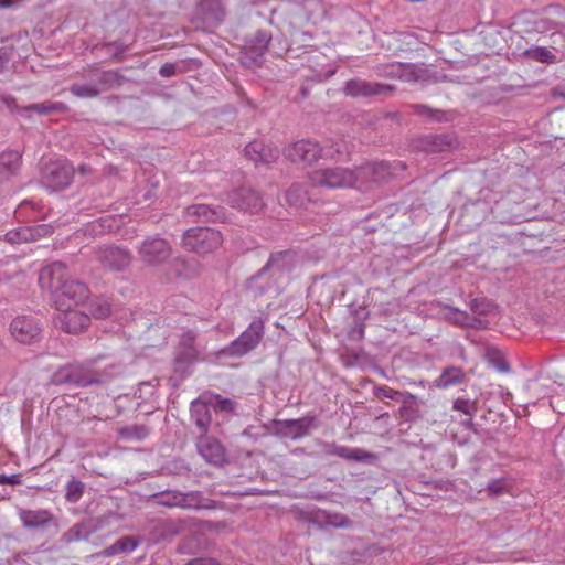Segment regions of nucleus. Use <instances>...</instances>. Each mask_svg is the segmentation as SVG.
<instances>
[{
  "label": "nucleus",
  "mask_w": 565,
  "mask_h": 565,
  "mask_svg": "<svg viewBox=\"0 0 565 565\" xmlns=\"http://www.w3.org/2000/svg\"><path fill=\"white\" fill-rule=\"evenodd\" d=\"M376 169L377 166L375 164H365L356 169L340 166L327 167L309 173V181L315 188L328 190L349 189L371 180L375 181Z\"/></svg>",
  "instance_id": "nucleus-1"
},
{
  "label": "nucleus",
  "mask_w": 565,
  "mask_h": 565,
  "mask_svg": "<svg viewBox=\"0 0 565 565\" xmlns=\"http://www.w3.org/2000/svg\"><path fill=\"white\" fill-rule=\"evenodd\" d=\"M340 149L331 146H320L311 140H300L290 145L285 150L286 157L292 162L309 166L318 159H333Z\"/></svg>",
  "instance_id": "nucleus-2"
},
{
  "label": "nucleus",
  "mask_w": 565,
  "mask_h": 565,
  "mask_svg": "<svg viewBox=\"0 0 565 565\" xmlns=\"http://www.w3.org/2000/svg\"><path fill=\"white\" fill-rule=\"evenodd\" d=\"M222 242L221 232L210 227L188 230L183 237V245L199 254L210 253L218 248Z\"/></svg>",
  "instance_id": "nucleus-3"
},
{
  "label": "nucleus",
  "mask_w": 565,
  "mask_h": 565,
  "mask_svg": "<svg viewBox=\"0 0 565 565\" xmlns=\"http://www.w3.org/2000/svg\"><path fill=\"white\" fill-rule=\"evenodd\" d=\"M57 313L54 317V324L66 333H78L89 324V317L72 305L58 302Z\"/></svg>",
  "instance_id": "nucleus-4"
},
{
  "label": "nucleus",
  "mask_w": 565,
  "mask_h": 565,
  "mask_svg": "<svg viewBox=\"0 0 565 565\" xmlns=\"http://www.w3.org/2000/svg\"><path fill=\"white\" fill-rule=\"evenodd\" d=\"M171 245L158 236L148 237L138 247L140 260L149 266H158L171 256Z\"/></svg>",
  "instance_id": "nucleus-5"
},
{
  "label": "nucleus",
  "mask_w": 565,
  "mask_h": 565,
  "mask_svg": "<svg viewBox=\"0 0 565 565\" xmlns=\"http://www.w3.org/2000/svg\"><path fill=\"white\" fill-rule=\"evenodd\" d=\"M11 337L19 343L33 344L41 339L42 327L31 316L15 317L9 327Z\"/></svg>",
  "instance_id": "nucleus-6"
},
{
  "label": "nucleus",
  "mask_w": 565,
  "mask_h": 565,
  "mask_svg": "<svg viewBox=\"0 0 565 565\" xmlns=\"http://www.w3.org/2000/svg\"><path fill=\"white\" fill-rule=\"evenodd\" d=\"M73 177V167L68 162L62 160L47 163L43 172V181L52 191H58L67 188L72 183Z\"/></svg>",
  "instance_id": "nucleus-7"
},
{
  "label": "nucleus",
  "mask_w": 565,
  "mask_h": 565,
  "mask_svg": "<svg viewBox=\"0 0 565 565\" xmlns=\"http://www.w3.org/2000/svg\"><path fill=\"white\" fill-rule=\"evenodd\" d=\"M263 330L264 326L262 321H253L247 330L220 353L235 356L246 354L257 345L263 335Z\"/></svg>",
  "instance_id": "nucleus-8"
},
{
  "label": "nucleus",
  "mask_w": 565,
  "mask_h": 565,
  "mask_svg": "<svg viewBox=\"0 0 565 565\" xmlns=\"http://www.w3.org/2000/svg\"><path fill=\"white\" fill-rule=\"evenodd\" d=\"M67 281L66 266L61 262H54L43 267L39 275V284L42 289H47L55 294L63 284Z\"/></svg>",
  "instance_id": "nucleus-9"
},
{
  "label": "nucleus",
  "mask_w": 565,
  "mask_h": 565,
  "mask_svg": "<svg viewBox=\"0 0 565 565\" xmlns=\"http://www.w3.org/2000/svg\"><path fill=\"white\" fill-rule=\"evenodd\" d=\"M87 295L88 289L83 282L67 279L62 288L54 294V301L56 307L60 301L77 307L87 298Z\"/></svg>",
  "instance_id": "nucleus-10"
},
{
  "label": "nucleus",
  "mask_w": 565,
  "mask_h": 565,
  "mask_svg": "<svg viewBox=\"0 0 565 565\" xmlns=\"http://www.w3.org/2000/svg\"><path fill=\"white\" fill-rule=\"evenodd\" d=\"M84 370L86 369L77 363L62 366L52 375V383L55 385L74 384L76 386H86L92 381L84 374Z\"/></svg>",
  "instance_id": "nucleus-11"
},
{
  "label": "nucleus",
  "mask_w": 565,
  "mask_h": 565,
  "mask_svg": "<svg viewBox=\"0 0 565 565\" xmlns=\"http://www.w3.org/2000/svg\"><path fill=\"white\" fill-rule=\"evenodd\" d=\"M271 36L266 31H257L243 54V64L248 67L258 66L267 51Z\"/></svg>",
  "instance_id": "nucleus-12"
},
{
  "label": "nucleus",
  "mask_w": 565,
  "mask_h": 565,
  "mask_svg": "<svg viewBox=\"0 0 565 565\" xmlns=\"http://www.w3.org/2000/svg\"><path fill=\"white\" fill-rule=\"evenodd\" d=\"M391 90L387 85L367 82L361 78L348 81L344 86V93L350 97H371L385 95Z\"/></svg>",
  "instance_id": "nucleus-13"
},
{
  "label": "nucleus",
  "mask_w": 565,
  "mask_h": 565,
  "mask_svg": "<svg viewBox=\"0 0 565 565\" xmlns=\"http://www.w3.org/2000/svg\"><path fill=\"white\" fill-rule=\"evenodd\" d=\"M228 202L233 207L249 213L259 212L264 205L260 194L249 189H241L232 193Z\"/></svg>",
  "instance_id": "nucleus-14"
},
{
  "label": "nucleus",
  "mask_w": 565,
  "mask_h": 565,
  "mask_svg": "<svg viewBox=\"0 0 565 565\" xmlns=\"http://www.w3.org/2000/svg\"><path fill=\"white\" fill-rule=\"evenodd\" d=\"M198 450L204 460L212 465H222L225 461V450L216 439L203 436L198 441Z\"/></svg>",
  "instance_id": "nucleus-15"
},
{
  "label": "nucleus",
  "mask_w": 565,
  "mask_h": 565,
  "mask_svg": "<svg viewBox=\"0 0 565 565\" xmlns=\"http://www.w3.org/2000/svg\"><path fill=\"white\" fill-rule=\"evenodd\" d=\"M245 156L255 163H269L279 157V151L260 140H255L245 147Z\"/></svg>",
  "instance_id": "nucleus-16"
},
{
  "label": "nucleus",
  "mask_w": 565,
  "mask_h": 565,
  "mask_svg": "<svg viewBox=\"0 0 565 565\" xmlns=\"http://www.w3.org/2000/svg\"><path fill=\"white\" fill-rule=\"evenodd\" d=\"M52 226L49 224H40L34 227H23L19 231L8 232L6 238L12 244H20L22 242L34 241L41 236L52 234Z\"/></svg>",
  "instance_id": "nucleus-17"
},
{
  "label": "nucleus",
  "mask_w": 565,
  "mask_h": 565,
  "mask_svg": "<svg viewBox=\"0 0 565 565\" xmlns=\"http://www.w3.org/2000/svg\"><path fill=\"white\" fill-rule=\"evenodd\" d=\"M313 422L311 417L284 420L279 423L280 431L287 437L298 439L309 434L315 426Z\"/></svg>",
  "instance_id": "nucleus-18"
},
{
  "label": "nucleus",
  "mask_w": 565,
  "mask_h": 565,
  "mask_svg": "<svg viewBox=\"0 0 565 565\" xmlns=\"http://www.w3.org/2000/svg\"><path fill=\"white\" fill-rule=\"evenodd\" d=\"M100 259L113 269H122L130 262V255L126 249L119 247H105L102 250Z\"/></svg>",
  "instance_id": "nucleus-19"
},
{
  "label": "nucleus",
  "mask_w": 565,
  "mask_h": 565,
  "mask_svg": "<svg viewBox=\"0 0 565 565\" xmlns=\"http://www.w3.org/2000/svg\"><path fill=\"white\" fill-rule=\"evenodd\" d=\"M190 411L195 425L205 434L212 419L209 404L201 398H196L192 401Z\"/></svg>",
  "instance_id": "nucleus-20"
},
{
  "label": "nucleus",
  "mask_w": 565,
  "mask_h": 565,
  "mask_svg": "<svg viewBox=\"0 0 565 565\" xmlns=\"http://www.w3.org/2000/svg\"><path fill=\"white\" fill-rule=\"evenodd\" d=\"M465 373L459 366H448L444 369L441 374L434 381V385L438 388H448L450 386L462 383Z\"/></svg>",
  "instance_id": "nucleus-21"
},
{
  "label": "nucleus",
  "mask_w": 565,
  "mask_h": 565,
  "mask_svg": "<svg viewBox=\"0 0 565 565\" xmlns=\"http://www.w3.org/2000/svg\"><path fill=\"white\" fill-rule=\"evenodd\" d=\"M19 516L26 527H39L52 520L51 513L46 510H22Z\"/></svg>",
  "instance_id": "nucleus-22"
},
{
  "label": "nucleus",
  "mask_w": 565,
  "mask_h": 565,
  "mask_svg": "<svg viewBox=\"0 0 565 565\" xmlns=\"http://www.w3.org/2000/svg\"><path fill=\"white\" fill-rule=\"evenodd\" d=\"M21 164V154L19 151L9 150L0 154V175H10L15 173Z\"/></svg>",
  "instance_id": "nucleus-23"
},
{
  "label": "nucleus",
  "mask_w": 565,
  "mask_h": 565,
  "mask_svg": "<svg viewBox=\"0 0 565 565\" xmlns=\"http://www.w3.org/2000/svg\"><path fill=\"white\" fill-rule=\"evenodd\" d=\"M318 521L324 526L335 529H347L352 525L351 520L342 513L322 512L318 515Z\"/></svg>",
  "instance_id": "nucleus-24"
},
{
  "label": "nucleus",
  "mask_w": 565,
  "mask_h": 565,
  "mask_svg": "<svg viewBox=\"0 0 565 565\" xmlns=\"http://www.w3.org/2000/svg\"><path fill=\"white\" fill-rule=\"evenodd\" d=\"M335 456L352 461H366L373 457L372 454L361 448H353L341 445L337 449Z\"/></svg>",
  "instance_id": "nucleus-25"
},
{
  "label": "nucleus",
  "mask_w": 565,
  "mask_h": 565,
  "mask_svg": "<svg viewBox=\"0 0 565 565\" xmlns=\"http://www.w3.org/2000/svg\"><path fill=\"white\" fill-rule=\"evenodd\" d=\"M186 214L196 216L199 221H215L218 218L217 212L206 204H194L186 209Z\"/></svg>",
  "instance_id": "nucleus-26"
},
{
  "label": "nucleus",
  "mask_w": 565,
  "mask_h": 565,
  "mask_svg": "<svg viewBox=\"0 0 565 565\" xmlns=\"http://www.w3.org/2000/svg\"><path fill=\"white\" fill-rule=\"evenodd\" d=\"M179 508L181 509H202L207 505L202 503V495L199 491L180 492Z\"/></svg>",
  "instance_id": "nucleus-27"
},
{
  "label": "nucleus",
  "mask_w": 565,
  "mask_h": 565,
  "mask_svg": "<svg viewBox=\"0 0 565 565\" xmlns=\"http://www.w3.org/2000/svg\"><path fill=\"white\" fill-rule=\"evenodd\" d=\"M286 200L296 207H305L306 203L309 202L307 192L298 184H294L287 190Z\"/></svg>",
  "instance_id": "nucleus-28"
},
{
  "label": "nucleus",
  "mask_w": 565,
  "mask_h": 565,
  "mask_svg": "<svg viewBox=\"0 0 565 565\" xmlns=\"http://www.w3.org/2000/svg\"><path fill=\"white\" fill-rule=\"evenodd\" d=\"M525 55L531 60L542 62V63H554L556 61L555 54L546 47L536 46L533 49H529L525 51Z\"/></svg>",
  "instance_id": "nucleus-29"
},
{
  "label": "nucleus",
  "mask_w": 565,
  "mask_h": 565,
  "mask_svg": "<svg viewBox=\"0 0 565 565\" xmlns=\"http://www.w3.org/2000/svg\"><path fill=\"white\" fill-rule=\"evenodd\" d=\"M452 408L459 411L468 416V418L463 422L466 427H470L472 425V417L477 411V406L475 402H470L463 398H457L454 402Z\"/></svg>",
  "instance_id": "nucleus-30"
},
{
  "label": "nucleus",
  "mask_w": 565,
  "mask_h": 565,
  "mask_svg": "<svg viewBox=\"0 0 565 565\" xmlns=\"http://www.w3.org/2000/svg\"><path fill=\"white\" fill-rule=\"evenodd\" d=\"M180 491H163L153 495L156 504L167 508H179Z\"/></svg>",
  "instance_id": "nucleus-31"
},
{
  "label": "nucleus",
  "mask_w": 565,
  "mask_h": 565,
  "mask_svg": "<svg viewBox=\"0 0 565 565\" xmlns=\"http://www.w3.org/2000/svg\"><path fill=\"white\" fill-rule=\"evenodd\" d=\"M70 90L78 98H94L100 93V89L93 84H73Z\"/></svg>",
  "instance_id": "nucleus-32"
},
{
  "label": "nucleus",
  "mask_w": 565,
  "mask_h": 565,
  "mask_svg": "<svg viewBox=\"0 0 565 565\" xmlns=\"http://www.w3.org/2000/svg\"><path fill=\"white\" fill-rule=\"evenodd\" d=\"M66 107L63 103L56 102H44L39 104H33L25 108V110L36 111L41 115H46L51 113H57L64 110Z\"/></svg>",
  "instance_id": "nucleus-33"
},
{
  "label": "nucleus",
  "mask_w": 565,
  "mask_h": 565,
  "mask_svg": "<svg viewBox=\"0 0 565 565\" xmlns=\"http://www.w3.org/2000/svg\"><path fill=\"white\" fill-rule=\"evenodd\" d=\"M390 71L387 72L390 75L398 77L401 79L411 81L414 78V66L412 64H392L388 66Z\"/></svg>",
  "instance_id": "nucleus-34"
},
{
  "label": "nucleus",
  "mask_w": 565,
  "mask_h": 565,
  "mask_svg": "<svg viewBox=\"0 0 565 565\" xmlns=\"http://www.w3.org/2000/svg\"><path fill=\"white\" fill-rule=\"evenodd\" d=\"M90 531L85 524L73 525L65 534L64 539L66 542L87 540Z\"/></svg>",
  "instance_id": "nucleus-35"
},
{
  "label": "nucleus",
  "mask_w": 565,
  "mask_h": 565,
  "mask_svg": "<svg viewBox=\"0 0 565 565\" xmlns=\"http://www.w3.org/2000/svg\"><path fill=\"white\" fill-rule=\"evenodd\" d=\"M83 491L84 484L78 480L72 479L66 484L65 498L68 502H77L83 495Z\"/></svg>",
  "instance_id": "nucleus-36"
},
{
  "label": "nucleus",
  "mask_w": 565,
  "mask_h": 565,
  "mask_svg": "<svg viewBox=\"0 0 565 565\" xmlns=\"http://www.w3.org/2000/svg\"><path fill=\"white\" fill-rule=\"evenodd\" d=\"M93 85H108L115 79V74L102 70H94L92 73Z\"/></svg>",
  "instance_id": "nucleus-37"
},
{
  "label": "nucleus",
  "mask_w": 565,
  "mask_h": 565,
  "mask_svg": "<svg viewBox=\"0 0 565 565\" xmlns=\"http://www.w3.org/2000/svg\"><path fill=\"white\" fill-rule=\"evenodd\" d=\"M493 307V303L482 298L473 299L470 305L471 310L478 315H488L492 311Z\"/></svg>",
  "instance_id": "nucleus-38"
},
{
  "label": "nucleus",
  "mask_w": 565,
  "mask_h": 565,
  "mask_svg": "<svg viewBox=\"0 0 565 565\" xmlns=\"http://www.w3.org/2000/svg\"><path fill=\"white\" fill-rule=\"evenodd\" d=\"M111 307L110 303H108L106 300L92 303V315L95 318L103 319L110 315Z\"/></svg>",
  "instance_id": "nucleus-39"
},
{
  "label": "nucleus",
  "mask_w": 565,
  "mask_h": 565,
  "mask_svg": "<svg viewBox=\"0 0 565 565\" xmlns=\"http://www.w3.org/2000/svg\"><path fill=\"white\" fill-rule=\"evenodd\" d=\"M121 436L130 438L135 437L138 439L145 438L148 435V430L145 426L127 427L120 431Z\"/></svg>",
  "instance_id": "nucleus-40"
},
{
  "label": "nucleus",
  "mask_w": 565,
  "mask_h": 565,
  "mask_svg": "<svg viewBox=\"0 0 565 565\" xmlns=\"http://www.w3.org/2000/svg\"><path fill=\"white\" fill-rule=\"evenodd\" d=\"M117 546L120 553H128L132 552L138 546V543L132 537L125 536L117 541Z\"/></svg>",
  "instance_id": "nucleus-41"
},
{
  "label": "nucleus",
  "mask_w": 565,
  "mask_h": 565,
  "mask_svg": "<svg viewBox=\"0 0 565 565\" xmlns=\"http://www.w3.org/2000/svg\"><path fill=\"white\" fill-rule=\"evenodd\" d=\"M21 482L20 475H4L0 473V484H19Z\"/></svg>",
  "instance_id": "nucleus-42"
},
{
  "label": "nucleus",
  "mask_w": 565,
  "mask_h": 565,
  "mask_svg": "<svg viewBox=\"0 0 565 565\" xmlns=\"http://www.w3.org/2000/svg\"><path fill=\"white\" fill-rule=\"evenodd\" d=\"M452 313H454V320L456 323H459V324H462V326H469L470 324V321H469V317L466 312L463 311H460L458 309H454L452 310Z\"/></svg>",
  "instance_id": "nucleus-43"
},
{
  "label": "nucleus",
  "mask_w": 565,
  "mask_h": 565,
  "mask_svg": "<svg viewBox=\"0 0 565 565\" xmlns=\"http://www.w3.org/2000/svg\"><path fill=\"white\" fill-rule=\"evenodd\" d=\"M159 74L163 77L173 76L175 74V65L172 63L163 64L159 70Z\"/></svg>",
  "instance_id": "nucleus-44"
},
{
  "label": "nucleus",
  "mask_w": 565,
  "mask_h": 565,
  "mask_svg": "<svg viewBox=\"0 0 565 565\" xmlns=\"http://www.w3.org/2000/svg\"><path fill=\"white\" fill-rule=\"evenodd\" d=\"M287 256L286 253H280L276 256H273L270 257V259L267 262L266 266L263 268V270H266L267 268H273V267H278L280 268L279 266V260L285 258Z\"/></svg>",
  "instance_id": "nucleus-45"
},
{
  "label": "nucleus",
  "mask_w": 565,
  "mask_h": 565,
  "mask_svg": "<svg viewBox=\"0 0 565 565\" xmlns=\"http://www.w3.org/2000/svg\"><path fill=\"white\" fill-rule=\"evenodd\" d=\"M186 565H220L214 558H195L190 561Z\"/></svg>",
  "instance_id": "nucleus-46"
},
{
  "label": "nucleus",
  "mask_w": 565,
  "mask_h": 565,
  "mask_svg": "<svg viewBox=\"0 0 565 565\" xmlns=\"http://www.w3.org/2000/svg\"><path fill=\"white\" fill-rule=\"evenodd\" d=\"M339 446L340 445H338L335 443H323L322 444L323 454L327 456H335L337 449L339 448Z\"/></svg>",
  "instance_id": "nucleus-47"
},
{
  "label": "nucleus",
  "mask_w": 565,
  "mask_h": 565,
  "mask_svg": "<svg viewBox=\"0 0 565 565\" xmlns=\"http://www.w3.org/2000/svg\"><path fill=\"white\" fill-rule=\"evenodd\" d=\"M487 489L489 490V492L491 494H499L502 492V487L500 486L499 481H493V482H490L488 486H487Z\"/></svg>",
  "instance_id": "nucleus-48"
},
{
  "label": "nucleus",
  "mask_w": 565,
  "mask_h": 565,
  "mask_svg": "<svg viewBox=\"0 0 565 565\" xmlns=\"http://www.w3.org/2000/svg\"><path fill=\"white\" fill-rule=\"evenodd\" d=\"M119 553H120V551H119V548L117 546V542H115L113 545H110L107 548H105L102 554L104 556H113V555H116V554H119Z\"/></svg>",
  "instance_id": "nucleus-49"
},
{
  "label": "nucleus",
  "mask_w": 565,
  "mask_h": 565,
  "mask_svg": "<svg viewBox=\"0 0 565 565\" xmlns=\"http://www.w3.org/2000/svg\"><path fill=\"white\" fill-rule=\"evenodd\" d=\"M380 391L382 392L384 397H387V398H391V399H394L395 396L398 394L397 391H394V390L387 388V387L380 388Z\"/></svg>",
  "instance_id": "nucleus-50"
},
{
  "label": "nucleus",
  "mask_w": 565,
  "mask_h": 565,
  "mask_svg": "<svg viewBox=\"0 0 565 565\" xmlns=\"http://www.w3.org/2000/svg\"><path fill=\"white\" fill-rule=\"evenodd\" d=\"M21 0H0V8H10L15 6Z\"/></svg>",
  "instance_id": "nucleus-51"
},
{
  "label": "nucleus",
  "mask_w": 565,
  "mask_h": 565,
  "mask_svg": "<svg viewBox=\"0 0 565 565\" xmlns=\"http://www.w3.org/2000/svg\"><path fill=\"white\" fill-rule=\"evenodd\" d=\"M8 63V56L6 52H0V72L6 67Z\"/></svg>",
  "instance_id": "nucleus-52"
},
{
  "label": "nucleus",
  "mask_w": 565,
  "mask_h": 565,
  "mask_svg": "<svg viewBox=\"0 0 565 565\" xmlns=\"http://www.w3.org/2000/svg\"><path fill=\"white\" fill-rule=\"evenodd\" d=\"M221 403H222V408L223 409L231 408L232 402L230 399H223Z\"/></svg>",
  "instance_id": "nucleus-53"
},
{
  "label": "nucleus",
  "mask_w": 565,
  "mask_h": 565,
  "mask_svg": "<svg viewBox=\"0 0 565 565\" xmlns=\"http://www.w3.org/2000/svg\"><path fill=\"white\" fill-rule=\"evenodd\" d=\"M416 108H417L418 113H420V114H424L427 110L426 106H417Z\"/></svg>",
  "instance_id": "nucleus-54"
},
{
  "label": "nucleus",
  "mask_w": 565,
  "mask_h": 565,
  "mask_svg": "<svg viewBox=\"0 0 565 565\" xmlns=\"http://www.w3.org/2000/svg\"><path fill=\"white\" fill-rule=\"evenodd\" d=\"M185 339H188V340H191V341H192V340L194 339V337H193V334H192V333H189V334H186V338H185Z\"/></svg>",
  "instance_id": "nucleus-55"
},
{
  "label": "nucleus",
  "mask_w": 565,
  "mask_h": 565,
  "mask_svg": "<svg viewBox=\"0 0 565 565\" xmlns=\"http://www.w3.org/2000/svg\"><path fill=\"white\" fill-rule=\"evenodd\" d=\"M500 370L504 371V370H508V367L507 366H500Z\"/></svg>",
  "instance_id": "nucleus-56"
}]
</instances>
